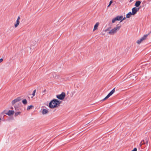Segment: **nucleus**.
Instances as JSON below:
<instances>
[{
	"label": "nucleus",
	"instance_id": "dca6fc26",
	"mask_svg": "<svg viewBox=\"0 0 151 151\" xmlns=\"http://www.w3.org/2000/svg\"><path fill=\"white\" fill-rule=\"evenodd\" d=\"M22 103L24 105L26 104L27 103V101L26 99H24L22 101Z\"/></svg>",
	"mask_w": 151,
	"mask_h": 151
},
{
	"label": "nucleus",
	"instance_id": "f8f14e48",
	"mask_svg": "<svg viewBox=\"0 0 151 151\" xmlns=\"http://www.w3.org/2000/svg\"><path fill=\"white\" fill-rule=\"evenodd\" d=\"M49 111L45 109H43L42 111V113L43 114H46L48 113Z\"/></svg>",
	"mask_w": 151,
	"mask_h": 151
},
{
	"label": "nucleus",
	"instance_id": "20e7f679",
	"mask_svg": "<svg viewBox=\"0 0 151 151\" xmlns=\"http://www.w3.org/2000/svg\"><path fill=\"white\" fill-rule=\"evenodd\" d=\"M65 96V93L64 92H63L61 94L56 95V97L59 99L62 100L64 99Z\"/></svg>",
	"mask_w": 151,
	"mask_h": 151
},
{
	"label": "nucleus",
	"instance_id": "5701e85b",
	"mask_svg": "<svg viewBox=\"0 0 151 151\" xmlns=\"http://www.w3.org/2000/svg\"><path fill=\"white\" fill-rule=\"evenodd\" d=\"M109 28H108L106 29H105L104 31H105V32H106L107 31H109Z\"/></svg>",
	"mask_w": 151,
	"mask_h": 151
},
{
	"label": "nucleus",
	"instance_id": "4be33fe9",
	"mask_svg": "<svg viewBox=\"0 0 151 151\" xmlns=\"http://www.w3.org/2000/svg\"><path fill=\"white\" fill-rule=\"evenodd\" d=\"M126 19V17H124L123 18H122V20L120 21V22H122V21L123 20H124V19Z\"/></svg>",
	"mask_w": 151,
	"mask_h": 151
},
{
	"label": "nucleus",
	"instance_id": "aec40b11",
	"mask_svg": "<svg viewBox=\"0 0 151 151\" xmlns=\"http://www.w3.org/2000/svg\"><path fill=\"white\" fill-rule=\"evenodd\" d=\"M112 2H113L112 1V0H111L110 1L109 4L108 6L107 7H109V6L111 5V4L112 3Z\"/></svg>",
	"mask_w": 151,
	"mask_h": 151
},
{
	"label": "nucleus",
	"instance_id": "6ab92c4d",
	"mask_svg": "<svg viewBox=\"0 0 151 151\" xmlns=\"http://www.w3.org/2000/svg\"><path fill=\"white\" fill-rule=\"evenodd\" d=\"M36 92V89L35 90L33 91V92L32 94V95L33 96H35V95Z\"/></svg>",
	"mask_w": 151,
	"mask_h": 151
},
{
	"label": "nucleus",
	"instance_id": "f03ea898",
	"mask_svg": "<svg viewBox=\"0 0 151 151\" xmlns=\"http://www.w3.org/2000/svg\"><path fill=\"white\" fill-rule=\"evenodd\" d=\"M121 27V26H118V25L114 28L111 30L108 33L111 35H113L115 33H116L119 30Z\"/></svg>",
	"mask_w": 151,
	"mask_h": 151
},
{
	"label": "nucleus",
	"instance_id": "7ed1b4c3",
	"mask_svg": "<svg viewBox=\"0 0 151 151\" xmlns=\"http://www.w3.org/2000/svg\"><path fill=\"white\" fill-rule=\"evenodd\" d=\"M150 33H149L148 34L145 35L143 37H141L140 39L138 40L137 41V43L138 44H140L142 41L145 40L147 37L148 36V35Z\"/></svg>",
	"mask_w": 151,
	"mask_h": 151
},
{
	"label": "nucleus",
	"instance_id": "f3484780",
	"mask_svg": "<svg viewBox=\"0 0 151 151\" xmlns=\"http://www.w3.org/2000/svg\"><path fill=\"white\" fill-rule=\"evenodd\" d=\"M34 107L32 105H31L30 106H29L27 107V110H29L30 109H32V108H33Z\"/></svg>",
	"mask_w": 151,
	"mask_h": 151
},
{
	"label": "nucleus",
	"instance_id": "393cba45",
	"mask_svg": "<svg viewBox=\"0 0 151 151\" xmlns=\"http://www.w3.org/2000/svg\"><path fill=\"white\" fill-rule=\"evenodd\" d=\"M20 19V17L19 16H18V18H17V20H19Z\"/></svg>",
	"mask_w": 151,
	"mask_h": 151
},
{
	"label": "nucleus",
	"instance_id": "4468645a",
	"mask_svg": "<svg viewBox=\"0 0 151 151\" xmlns=\"http://www.w3.org/2000/svg\"><path fill=\"white\" fill-rule=\"evenodd\" d=\"M19 20H17L16 22V23L14 24V26L15 27H17V26L19 25Z\"/></svg>",
	"mask_w": 151,
	"mask_h": 151
},
{
	"label": "nucleus",
	"instance_id": "f257e3e1",
	"mask_svg": "<svg viewBox=\"0 0 151 151\" xmlns=\"http://www.w3.org/2000/svg\"><path fill=\"white\" fill-rule=\"evenodd\" d=\"M61 103V101L57 99H53L50 101L49 106L51 109L54 108L59 106Z\"/></svg>",
	"mask_w": 151,
	"mask_h": 151
},
{
	"label": "nucleus",
	"instance_id": "39448f33",
	"mask_svg": "<svg viewBox=\"0 0 151 151\" xmlns=\"http://www.w3.org/2000/svg\"><path fill=\"white\" fill-rule=\"evenodd\" d=\"M115 91V88H113L110 92L107 95L103 100L102 101H104L108 98L110 96L112 95Z\"/></svg>",
	"mask_w": 151,
	"mask_h": 151
},
{
	"label": "nucleus",
	"instance_id": "9b49d317",
	"mask_svg": "<svg viewBox=\"0 0 151 151\" xmlns=\"http://www.w3.org/2000/svg\"><path fill=\"white\" fill-rule=\"evenodd\" d=\"M141 3V1H137L136 2V3L135 4V6H136V7H138L140 5Z\"/></svg>",
	"mask_w": 151,
	"mask_h": 151
},
{
	"label": "nucleus",
	"instance_id": "2eb2a0df",
	"mask_svg": "<svg viewBox=\"0 0 151 151\" xmlns=\"http://www.w3.org/2000/svg\"><path fill=\"white\" fill-rule=\"evenodd\" d=\"M132 15V13L131 12H130L127 14L126 17L127 18H129Z\"/></svg>",
	"mask_w": 151,
	"mask_h": 151
},
{
	"label": "nucleus",
	"instance_id": "6e6552de",
	"mask_svg": "<svg viewBox=\"0 0 151 151\" xmlns=\"http://www.w3.org/2000/svg\"><path fill=\"white\" fill-rule=\"evenodd\" d=\"M21 99V97H19L17 98L14 99L12 101V103L13 105L14 104L16 103L19 101Z\"/></svg>",
	"mask_w": 151,
	"mask_h": 151
},
{
	"label": "nucleus",
	"instance_id": "ddd939ff",
	"mask_svg": "<svg viewBox=\"0 0 151 151\" xmlns=\"http://www.w3.org/2000/svg\"><path fill=\"white\" fill-rule=\"evenodd\" d=\"M99 22L96 23L94 25V28H93V31L96 30V29H97V28L99 26Z\"/></svg>",
	"mask_w": 151,
	"mask_h": 151
},
{
	"label": "nucleus",
	"instance_id": "423d86ee",
	"mask_svg": "<svg viewBox=\"0 0 151 151\" xmlns=\"http://www.w3.org/2000/svg\"><path fill=\"white\" fill-rule=\"evenodd\" d=\"M122 16H117L112 19V23H114L116 21H121L122 19Z\"/></svg>",
	"mask_w": 151,
	"mask_h": 151
},
{
	"label": "nucleus",
	"instance_id": "a211bd4d",
	"mask_svg": "<svg viewBox=\"0 0 151 151\" xmlns=\"http://www.w3.org/2000/svg\"><path fill=\"white\" fill-rule=\"evenodd\" d=\"M21 113L20 112H18L15 113L14 116H17L18 115H19Z\"/></svg>",
	"mask_w": 151,
	"mask_h": 151
},
{
	"label": "nucleus",
	"instance_id": "0eeeda50",
	"mask_svg": "<svg viewBox=\"0 0 151 151\" xmlns=\"http://www.w3.org/2000/svg\"><path fill=\"white\" fill-rule=\"evenodd\" d=\"M139 8H137L135 7H134L132 9V15H134L137 12L139 11Z\"/></svg>",
	"mask_w": 151,
	"mask_h": 151
},
{
	"label": "nucleus",
	"instance_id": "412c9836",
	"mask_svg": "<svg viewBox=\"0 0 151 151\" xmlns=\"http://www.w3.org/2000/svg\"><path fill=\"white\" fill-rule=\"evenodd\" d=\"M132 151H137V149L136 148H134Z\"/></svg>",
	"mask_w": 151,
	"mask_h": 151
},
{
	"label": "nucleus",
	"instance_id": "a878e982",
	"mask_svg": "<svg viewBox=\"0 0 151 151\" xmlns=\"http://www.w3.org/2000/svg\"><path fill=\"white\" fill-rule=\"evenodd\" d=\"M1 118L0 117V123L1 122Z\"/></svg>",
	"mask_w": 151,
	"mask_h": 151
},
{
	"label": "nucleus",
	"instance_id": "1a4fd4ad",
	"mask_svg": "<svg viewBox=\"0 0 151 151\" xmlns=\"http://www.w3.org/2000/svg\"><path fill=\"white\" fill-rule=\"evenodd\" d=\"M14 113V111L13 110H9L7 113H6V114L9 116H11Z\"/></svg>",
	"mask_w": 151,
	"mask_h": 151
},
{
	"label": "nucleus",
	"instance_id": "b1692460",
	"mask_svg": "<svg viewBox=\"0 0 151 151\" xmlns=\"http://www.w3.org/2000/svg\"><path fill=\"white\" fill-rule=\"evenodd\" d=\"M3 61V59L1 58L0 59V63L2 62Z\"/></svg>",
	"mask_w": 151,
	"mask_h": 151
},
{
	"label": "nucleus",
	"instance_id": "9d476101",
	"mask_svg": "<svg viewBox=\"0 0 151 151\" xmlns=\"http://www.w3.org/2000/svg\"><path fill=\"white\" fill-rule=\"evenodd\" d=\"M144 144H146L147 145L148 141L147 139H145V140H142L140 144V146H141Z\"/></svg>",
	"mask_w": 151,
	"mask_h": 151
},
{
	"label": "nucleus",
	"instance_id": "cd10ccee",
	"mask_svg": "<svg viewBox=\"0 0 151 151\" xmlns=\"http://www.w3.org/2000/svg\"><path fill=\"white\" fill-rule=\"evenodd\" d=\"M11 109H13V107H11Z\"/></svg>",
	"mask_w": 151,
	"mask_h": 151
},
{
	"label": "nucleus",
	"instance_id": "bb28decb",
	"mask_svg": "<svg viewBox=\"0 0 151 151\" xmlns=\"http://www.w3.org/2000/svg\"><path fill=\"white\" fill-rule=\"evenodd\" d=\"M134 0H130V2H131L132 1H133Z\"/></svg>",
	"mask_w": 151,
	"mask_h": 151
},
{
	"label": "nucleus",
	"instance_id": "c85d7f7f",
	"mask_svg": "<svg viewBox=\"0 0 151 151\" xmlns=\"http://www.w3.org/2000/svg\"><path fill=\"white\" fill-rule=\"evenodd\" d=\"M15 109H16V108L15 107Z\"/></svg>",
	"mask_w": 151,
	"mask_h": 151
}]
</instances>
